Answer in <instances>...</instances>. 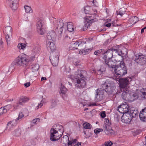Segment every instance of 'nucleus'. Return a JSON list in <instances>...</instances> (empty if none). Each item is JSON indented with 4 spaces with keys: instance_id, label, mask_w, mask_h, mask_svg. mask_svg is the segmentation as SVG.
I'll return each instance as SVG.
<instances>
[{
    "instance_id": "1",
    "label": "nucleus",
    "mask_w": 146,
    "mask_h": 146,
    "mask_svg": "<svg viewBox=\"0 0 146 146\" xmlns=\"http://www.w3.org/2000/svg\"><path fill=\"white\" fill-rule=\"evenodd\" d=\"M86 75L87 72L85 70H78L76 72L74 77L76 80L77 84L75 85L76 87L81 88L86 87L85 77Z\"/></svg>"
},
{
    "instance_id": "2",
    "label": "nucleus",
    "mask_w": 146,
    "mask_h": 146,
    "mask_svg": "<svg viewBox=\"0 0 146 146\" xmlns=\"http://www.w3.org/2000/svg\"><path fill=\"white\" fill-rule=\"evenodd\" d=\"M119 80L120 89L121 92H123L122 96L124 98H126L127 96H131L127 86L129 84L130 82L131 81V78H122L120 79Z\"/></svg>"
},
{
    "instance_id": "3",
    "label": "nucleus",
    "mask_w": 146,
    "mask_h": 146,
    "mask_svg": "<svg viewBox=\"0 0 146 146\" xmlns=\"http://www.w3.org/2000/svg\"><path fill=\"white\" fill-rule=\"evenodd\" d=\"M56 34L54 31H51L49 32L47 36L46 47L49 51L52 53L56 49V46L53 42V40L56 38Z\"/></svg>"
},
{
    "instance_id": "4",
    "label": "nucleus",
    "mask_w": 146,
    "mask_h": 146,
    "mask_svg": "<svg viewBox=\"0 0 146 146\" xmlns=\"http://www.w3.org/2000/svg\"><path fill=\"white\" fill-rule=\"evenodd\" d=\"M53 24L55 28V31L60 35H61L63 30H66V22L64 23L61 19L56 20L53 18L52 19Z\"/></svg>"
},
{
    "instance_id": "5",
    "label": "nucleus",
    "mask_w": 146,
    "mask_h": 146,
    "mask_svg": "<svg viewBox=\"0 0 146 146\" xmlns=\"http://www.w3.org/2000/svg\"><path fill=\"white\" fill-rule=\"evenodd\" d=\"M98 16L95 14L92 15H88L85 17L84 19L85 21L84 22L85 25L83 26V29H82V31L86 30L90 26L92 23L96 22L98 21L97 17Z\"/></svg>"
},
{
    "instance_id": "6",
    "label": "nucleus",
    "mask_w": 146,
    "mask_h": 146,
    "mask_svg": "<svg viewBox=\"0 0 146 146\" xmlns=\"http://www.w3.org/2000/svg\"><path fill=\"white\" fill-rule=\"evenodd\" d=\"M120 66L115 68L114 70L115 74L119 76H122L127 74V69L123 60L120 61Z\"/></svg>"
},
{
    "instance_id": "7",
    "label": "nucleus",
    "mask_w": 146,
    "mask_h": 146,
    "mask_svg": "<svg viewBox=\"0 0 146 146\" xmlns=\"http://www.w3.org/2000/svg\"><path fill=\"white\" fill-rule=\"evenodd\" d=\"M29 60L26 57L19 56L15 59L14 63L17 66H25L28 63Z\"/></svg>"
},
{
    "instance_id": "8",
    "label": "nucleus",
    "mask_w": 146,
    "mask_h": 146,
    "mask_svg": "<svg viewBox=\"0 0 146 146\" xmlns=\"http://www.w3.org/2000/svg\"><path fill=\"white\" fill-rule=\"evenodd\" d=\"M103 88L102 90H104L108 94L113 93L115 89V87L112 83L108 81H106L104 84H102Z\"/></svg>"
},
{
    "instance_id": "9",
    "label": "nucleus",
    "mask_w": 146,
    "mask_h": 146,
    "mask_svg": "<svg viewBox=\"0 0 146 146\" xmlns=\"http://www.w3.org/2000/svg\"><path fill=\"white\" fill-rule=\"evenodd\" d=\"M59 54L57 51L51 53L50 57V60L53 66H58L59 62Z\"/></svg>"
},
{
    "instance_id": "10",
    "label": "nucleus",
    "mask_w": 146,
    "mask_h": 146,
    "mask_svg": "<svg viewBox=\"0 0 146 146\" xmlns=\"http://www.w3.org/2000/svg\"><path fill=\"white\" fill-rule=\"evenodd\" d=\"M50 139L52 141H56L58 140L62 136V135L57 131L51 128L50 132Z\"/></svg>"
},
{
    "instance_id": "11",
    "label": "nucleus",
    "mask_w": 146,
    "mask_h": 146,
    "mask_svg": "<svg viewBox=\"0 0 146 146\" xmlns=\"http://www.w3.org/2000/svg\"><path fill=\"white\" fill-rule=\"evenodd\" d=\"M134 60L137 63L143 65L146 64V56L136 54L135 55Z\"/></svg>"
},
{
    "instance_id": "12",
    "label": "nucleus",
    "mask_w": 146,
    "mask_h": 146,
    "mask_svg": "<svg viewBox=\"0 0 146 146\" xmlns=\"http://www.w3.org/2000/svg\"><path fill=\"white\" fill-rule=\"evenodd\" d=\"M29 100V98L26 96H22L20 98L19 101L17 102L13 105V108L15 109H17L20 106L23 105L25 103L28 102Z\"/></svg>"
},
{
    "instance_id": "13",
    "label": "nucleus",
    "mask_w": 146,
    "mask_h": 146,
    "mask_svg": "<svg viewBox=\"0 0 146 146\" xmlns=\"http://www.w3.org/2000/svg\"><path fill=\"white\" fill-rule=\"evenodd\" d=\"M104 60L106 64L109 67L114 68V69L116 67V65L115 64L117 62H120L121 61L118 59H113V58Z\"/></svg>"
},
{
    "instance_id": "14",
    "label": "nucleus",
    "mask_w": 146,
    "mask_h": 146,
    "mask_svg": "<svg viewBox=\"0 0 146 146\" xmlns=\"http://www.w3.org/2000/svg\"><path fill=\"white\" fill-rule=\"evenodd\" d=\"M104 97V90L102 89H97L96 92L95 100L96 102H99L102 100Z\"/></svg>"
},
{
    "instance_id": "15",
    "label": "nucleus",
    "mask_w": 146,
    "mask_h": 146,
    "mask_svg": "<svg viewBox=\"0 0 146 146\" xmlns=\"http://www.w3.org/2000/svg\"><path fill=\"white\" fill-rule=\"evenodd\" d=\"M7 4L12 10H16L18 7V0H6Z\"/></svg>"
},
{
    "instance_id": "16",
    "label": "nucleus",
    "mask_w": 146,
    "mask_h": 146,
    "mask_svg": "<svg viewBox=\"0 0 146 146\" xmlns=\"http://www.w3.org/2000/svg\"><path fill=\"white\" fill-rule=\"evenodd\" d=\"M112 49L113 51V54H114V56H116V55H117V56L118 57H117V58H118L120 56H121L120 58L121 60H123L124 57L127 55V52L126 49H125V52H123V51L119 52V51L117 49Z\"/></svg>"
},
{
    "instance_id": "17",
    "label": "nucleus",
    "mask_w": 146,
    "mask_h": 146,
    "mask_svg": "<svg viewBox=\"0 0 146 146\" xmlns=\"http://www.w3.org/2000/svg\"><path fill=\"white\" fill-rule=\"evenodd\" d=\"M36 26L38 33L41 35H43L44 34V30L43 27L42 21L41 19H38Z\"/></svg>"
},
{
    "instance_id": "18",
    "label": "nucleus",
    "mask_w": 146,
    "mask_h": 146,
    "mask_svg": "<svg viewBox=\"0 0 146 146\" xmlns=\"http://www.w3.org/2000/svg\"><path fill=\"white\" fill-rule=\"evenodd\" d=\"M103 130L106 134L108 135H111L114 133V131L112 129L110 125L104 124L103 125Z\"/></svg>"
},
{
    "instance_id": "19",
    "label": "nucleus",
    "mask_w": 146,
    "mask_h": 146,
    "mask_svg": "<svg viewBox=\"0 0 146 146\" xmlns=\"http://www.w3.org/2000/svg\"><path fill=\"white\" fill-rule=\"evenodd\" d=\"M132 118L129 113H127L123 114L121 117V120L124 123H128L131 122Z\"/></svg>"
},
{
    "instance_id": "20",
    "label": "nucleus",
    "mask_w": 146,
    "mask_h": 146,
    "mask_svg": "<svg viewBox=\"0 0 146 146\" xmlns=\"http://www.w3.org/2000/svg\"><path fill=\"white\" fill-rule=\"evenodd\" d=\"M113 56V51L112 49H110L108 50L104 53L103 58L104 60L110 59L112 58Z\"/></svg>"
},
{
    "instance_id": "21",
    "label": "nucleus",
    "mask_w": 146,
    "mask_h": 146,
    "mask_svg": "<svg viewBox=\"0 0 146 146\" xmlns=\"http://www.w3.org/2000/svg\"><path fill=\"white\" fill-rule=\"evenodd\" d=\"M139 117L141 120L146 122V107L141 111L139 114Z\"/></svg>"
},
{
    "instance_id": "22",
    "label": "nucleus",
    "mask_w": 146,
    "mask_h": 146,
    "mask_svg": "<svg viewBox=\"0 0 146 146\" xmlns=\"http://www.w3.org/2000/svg\"><path fill=\"white\" fill-rule=\"evenodd\" d=\"M52 129H53L54 130L57 131L60 134L62 135L63 132V129L62 125H60L55 124L53 126Z\"/></svg>"
},
{
    "instance_id": "23",
    "label": "nucleus",
    "mask_w": 146,
    "mask_h": 146,
    "mask_svg": "<svg viewBox=\"0 0 146 146\" xmlns=\"http://www.w3.org/2000/svg\"><path fill=\"white\" fill-rule=\"evenodd\" d=\"M86 42L82 41H76L73 44V48L76 49H77L78 46H79L80 48H81L85 47V44Z\"/></svg>"
},
{
    "instance_id": "24",
    "label": "nucleus",
    "mask_w": 146,
    "mask_h": 146,
    "mask_svg": "<svg viewBox=\"0 0 146 146\" xmlns=\"http://www.w3.org/2000/svg\"><path fill=\"white\" fill-rule=\"evenodd\" d=\"M91 7L89 6H87L85 7L84 8V11L85 14H86V16H87L88 15H94V14H95L96 15H97L98 16L97 18L98 17V15L96 14V13H93L92 11L91 10Z\"/></svg>"
},
{
    "instance_id": "25",
    "label": "nucleus",
    "mask_w": 146,
    "mask_h": 146,
    "mask_svg": "<svg viewBox=\"0 0 146 146\" xmlns=\"http://www.w3.org/2000/svg\"><path fill=\"white\" fill-rule=\"evenodd\" d=\"M66 23V29H67L69 31L71 32L74 30L73 26L72 23Z\"/></svg>"
},
{
    "instance_id": "26",
    "label": "nucleus",
    "mask_w": 146,
    "mask_h": 146,
    "mask_svg": "<svg viewBox=\"0 0 146 146\" xmlns=\"http://www.w3.org/2000/svg\"><path fill=\"white\" fill-rule=\"evenodd\" d=\"M12 29L11 27L7 26L4 29L3 31L5 34H11V35Z\"/></svg>"
},
{
    "instance_id": "27",
    "label": "nucleus",
    "mask_w": 146,
    "mask_h": 146,
    "mask_svg": "<svg viewBox=\"0 0 146 146\" xmlns=\"http://www.w3.org/2000/svg\"><path fill=\"white\" fill-rule=\"evenodd\" d=\"M139 21L138 18L137 17H131L129 21L131 24H134L136 23Z\"/></svg>"
},
{
    "instance_id": "28",
    "label": "nucleus",
    "mask_w": 146,
    "mask_h": 146,
    "mask_svg": "<svg viewBox=\"0 0 146 146\" xmlns=\"http://www.w3.org/2000/svg\"><path fill=\"white\" fill-rule=\"evenodd\" d=\"M12 133L14 136H19L21 135V130L20 129H17L14 130Z\"/></svg>"
},
{
    "instance_id": "29",
    "label": "nucleus",
    "mask_w": 146,
    "mask_h": 146,
    "mask_svg": "<svg viewBox=\"0 0 146 146\" xmlns=\"http://www.w3.org/2000/svg\"><path fill=\"white\" fill-rule=\"evenodd\" d=\"M69 141L68 137L67 135H65L61 139V142L62 143L66 144L68 143Z\"/></svg>"
},
{
    "instance_id": "30",
    "label": "nucleus",
    "mask_w": 146,
    "mask_h": 146,
    "mask_svg": "<svg viewBox=\"0 0 146 146\" xmlns=\"http://www.w3.org/2000/svg\"><path fill=\"white\" fill-rule=\"evenodd\" d=\"M91 50V48L85 50L82 49L80 51L79 53L81 55H85L88 54Z\"/></svg>"
},
{
    "instance_id": "31",
    "label": "nucleus",
    "mask_w": 146,
    "mask_h": 146,
    "mask_svg": "<svg viewBox=\"0 0 146 146\" xmlns=\"http://www.w3.org/2000/svg\"><path fill=\"white\" fill-rule=\"evenodd\" d=\"M128 113H129V114H130L132 118L135 117L136 115H138V113L136 110H131L130 112L129 111Z\"/></svg>"
},
{
    "instance_id": "32",
    "label": "nucleus",
    "mask_w": 146,
    "mask_h": 146,
    "mask_svg": "<svg viewBox=\"0 0 146 146\" xmlns=\"http://www.w3.org/2000/svg\"><path fill=\"white\" fill-rule=\"evenodd\" d=\"M24 8L25 11L27 13H32L33 12V11L31 7L27 5L24 6Z\"/></svg>"
},
{
    "instance_id": "33",
    "label": "nucleus",
    "mask_w": 146,
    "mask_h": 146,
    "mask_svg": "<svg viewBox=\"0 0 146 146\" xmlns=\"http://www.w3.org/2000/svg\"><path fill=\"white\" fill-rule=\"evenodd\" d=\"M9 106H5L4 107H2L0 108V113L1 115L5 113L7 111V108Z\"/></svg>"
},
{
    "instance_id": "34",
    "label": "nucleus",
    "mask_w": 146,
    "mask_h": 146,
    "mask_svg": "<svg viewBox=\"0 0 146 146\" xmlns=\"http://www.w3.org/2000/svg\"><path fill=\"white\" fill-rule=\"evenodd\" d=\"M16 121L13 120L12 121H10L9 122L7 125V128L9 129L10 127L11 126H13L16 124Z\"/></svg>"
},
{
    "instance_id": "35",
    "label": "nucleus",
    "mask_w": 146,
    "mask_h": 146,
    "mask_svg": "<svg viewBox=\"0 0 146 146\" xmlns=\"http://www.w3.org/2000/svg\"><path fill=\"white\" fill-rule=\"evenodd\" d=\"M39 68V66L38 64H36L33 65L32 67V70L33 72H34L37 71Z\"/></svg>"
},
{
    "instance_id": "36",
    "label": "nucleus",
    "mask_w": 146,
    "mask_h": 146,
    "mask_svg": "<svg viewBox=\"0 0 146 146\" xmlns=\"http://www.w3.org/2000/svg\"><path fill=\"white\" fill-rule=\"evenodd\" d=\"M26 45L24 43H20L18 45V47L19 49L24 50L26 48Z\"/></svg>"
},
{
    "instance_id": "37",
    "label": "nucleus",
    "mask_w": 146,
    "mask_h": 146,
    "mask_svg": "<svg viewBox=\"0 0 146 146\" xmlns=\"http://www.w3.org/2000/svg\"><path fill=\"white\" fill-rule=\"evenodd\" d=\"M68 91L67 89L66 88L64 85L61 84V87L60 88L61 94H64Z\"/></svg>"
},
{
    "instance_id": "38",
    "label": "nucleus",
    "mask_w": 146,
    "mask_h": 146,
    "mask_svg": "<svg viewBox=\"0 0 146 146\" xmlns=\"http://www.w3.org/2000/svg\"><path fill=\"white\" fill-rule=\"evenodd\" d=\"M122 107L125 110V113H128L129 110V106L127 104L122 105Z\"/></svg>"
},
{
    "instance_id": "39",
    "label": "nucleus",
    "mask_w": 146,
    "mask_h": 146,
    "mask_svg": "<svg viewBox=\"0 0 146 146\" xmlns=\"http://www.w3.org/2000/svg\"><path fill=\"white\" fill-rule=\"evenodd\" d=\"M83 126L85 129H90L92 127L90 124L87 122L84 123L83 124Z\"/></svg>"
},
{
    "instance_id": "40",
    "label": "nucleus",
    "mask_w": 146,
    "mask_h": 146,
    "mask_svg": "<svg viewBox=\"0 0 146 146\" xmlns=\"http://www.w3.org/2000/svg\"><path fill=\"white\" fill-rule=\"evenodd\" d=\"M117 110L121 113H123L124 114L125 113V110H124V109H123V108L122 107V105L118 106V109Z\"/></svg>"
},
{
    "instance_id": "41",
    "label": "nucleus",
    "mask_w": 146,
    "mask_h": 146,
    "mask_svg": "<svg viewBox=\"0 0 146 146\" xmlns=\"http://www.w3.org/2000/svg\"><path fill=\"white\" fill-rule=\"evenodd\" d=\"M5 38L6 39V41L7 43V44H8V43H9V42L11 40V38L10 37V35L11 34H5Z\"/></svg>"
},
{
    "instance_id": "42",
    "label": "nucleus",
    "mask_w": 146,
    "mask_h": 146,
    "mask_svg": "<svg viewBox=\"0 0 146 146\" xmlns=\"http://www.w3.org/2000/svg\"><path fill=\"white\" fill-rule=\"evenodd\" d=\"M77 141V140L76 139H74V140H72V141H70L68 143V146L69 145L72 146L74 144L76 143V142Z\"/></svg>"
},
{
    "instance_id": "43",
    "label": "nucleus",
    "mask_w": 146,
    "mask_h": 146,
    "mask_svg": "<svg viewBox=\"0 0 146 146\" xmlns=\"http://www.w3.org/2000/svg\"><path fill=\"white\" fill-rule=\"evenodd\" d=\"M103 130V129L102 128H97L94 130V132L96 134H98L100 132L102 131Z\"/></svg>"
},
{
    "instance_id": "44",
    "label": "nucleus",
    "mask_w": 146,
    "mask_h": 146,
    "mask_svg": "<svg viewBox=\"0 0 146 146\" xmlns=\"http://www.w3.org/2000/svg\"><path fill=\"white\" fill-rule=\"evenodd\" d=\"M144 91L142 92V95H141L142 98L146 99V89H143Z\"/></svg>"
},
{
    "instance_id": "45",
    "label": "nucleus",
    "mask_w": 146,
    "mask_h": 146,
    "mask_svg": "<svg viewBox=\"0 0 146 146\" xmlns=\"http://www.w3.org/2000/svg\"><path fill=\"white\" fill-rule=\"evenodd\" d=\"M112 144V143L110 141L105 142L104 143L105 146H111Z\"/></svg>"
},
{
    "instance_id": "46",
    "label": "nucleus",
    "mask_w": 146,
    "mask_h": 146,
    "mask_svg": "<svg viewBox=\"0 0 146 146\" xmlns=\"http://www.w3.org/2000/svg\"><path fill=\"white\" fill-rule=\"evenodd\" d=\"M24 116V115L22 112L20 113L19 115V116L17 118V120H18L21 119Z\"/></svg>"
},
{
    "instance_id": "47",
    "label": "nucleus",
    "mask_w": 146,
    "mask_h": 146,
    "mask_svg": "<svg viewBox=\"0 0 146 146\" xmlns=\"http://www.w3.org/2000/svg\"><path fill=\"white\" fill-rule=\"evenodd\" d=\"M39 51V49L37 47H36L35 48H34L33 50V52L35 54L38 53Z\"/></svg>"
},
{
    "instance_id": "48",
    "label": "nucleus",
    "mask_w": 146,
    "mask_h": 146,
    "mask_svg": "<svg viewBox=\"0 0 146 146\" xmlns=\"http://www.w3.org/2000/svg\"><path fill=\"white\" fill-rule=\"evenodd\" d=\"M104 122L105 123L104 124H106L107 125H111V123L110 122H109V121L108 119H105Z\"/></svg>"
},
{
    "instance_id": "49",
    "label": "nucleus",
    "mask_w": 146,
    "mask_h": 146,
    "mask_svg": "<svg viewBox=\"0 0 146 146\" xmlns=\"http://www.w3.org/2000/svg\"><path fill=\"white\" fill-rule=\"evenodd\" d=\"M57 105V102L56 101L54 100H53L52 101L51 107L52 108H53L56 106Z\"/></svg>"
},
{
    "instance_id": "50",
    "label": "nucleus",
    "mask_w": 146,
    "mask_h": 146,
    "mask_svg": "<svg viewBox=\"0 0 146 146\" xmlns=\"http://www.w3.org/2000/svg\"><path fill=\"white\" fill-rule=\"evenodd\" d=\"M102 50H99L97 51H95L94 52V54L97 55H98V54H100L101 53Z\"/></svg>"
},
{
    "instance_id": "51",
    "label": "nucleus",
    "mask_w": 146,
    "mask_h": 146,
    "mask_svg": "<svg viewBox=\"0 0 146 146\" xmlns=\"http://www.w3.org/2000/svg\"><path fill=\"white\" fill-rule=\"evenodd\" d=\"M40 119L39 118H37L36 119H34L32 121V123H36L37 121H39Z\"/></svg>"
},
{
    "instance_id": "52",
    "label": "nucleus",
    "mask_w": 146,
    "mask_h": 146,
    "mask_svg": "<svg viewBox=\"0 0 146 146\" xmlns=\"http://www.w3.org/2000/svg\"><path fill=\"white\" fill-rule=\"evenodd\" d=\"M43 101L42 100L40 104H38V106H37L36 107V108L37 109H38L39 108V107H41L43 106Z\"/></svg>"
},
{
    "instance_id": "53",
    "label": "nucleus",
    "mask_w": 146,
    "mask_h": 146,
    "mask_svg": "<svg viewBox=\"0 0 146 146\" xmlns=\"http://www.w3.org/2000/svg\"><path fill=\"white\" fill-rule=\"evenodd\" d=\"M31 85L30 82H28L26 83L25 84V87L27 88L30 86Z\"/></svg>"
},
{
    "instance_id": "54",
    "label": "nucleus",
    "mask_w": 146,
    "mask_h": 146,
    "mask_svg": "<svg viewBox=\"0 0 146 146\" xmlns=\"http://www.w3.org/2000/svg\"><path fill=\"white\" fill-rule=\"evenodd\" d=\"M106 115L105 112L104 111L101 114V116L102 118L105 117H106Z\"/></svg>"
},
{
    "instance_id": "55",
    "label": "nucleus",
    "mask_w": 146,
    "mask_h": 146,
    "mask_svg": "<svg viewBox=\"0 0 146 146\" xmlns=\"http://www.w3.org/2000/svg\"><path fill=\"white\" fill-rule=\"evenodd\" d=\"M111 26V23H109L108 24H106L105 26L107 27H110Z\"/></svg>"
},
{
    "instance_id": "56",
    "label": "nucleus",
    "mask_w": 146,
    "mask_h": 146,
    "mask_svg": "<svg viewBox=\"0 0 146 146\" xmlns=\"http://www.w3.org/2000/svg\"><path fill=\"white\" fill-rule=\"evenodd\" d=\"M124 14V12H121V11H120L119 13V15L121 16Z\"/></svg>"
},
{
    "instance_id": "57",
    "label": "nucleus",
    "mask_w": 146,
    "mask_h": 146,
    "mask_svg": "<svg viewBox=\"0 0 146 146\" xmlns=\"http://www.w3.org/2000/svg\"><path fill=\"white\" fill-rule=\"evenodd\" d=\"M3 42L2 41H0V48L3 47Z\"/></svg>"
},
{
    "instance_id": "58",
    "label": "nucleus",
    "mask_w": 146,
    "mask_h": 146,
    "mask_svg": "<svg viewBox=\"0 0 146 146\" xmlns=\"http://www.w3.org/2000/svg\"><path fill=\"white\" fill-rule=\"evenodd\" d=\"M146 29V27H145L142 29H141V33H143L144 32V30Z\"/></svg>"
},
{
    "instance_id": "59",
    "label": "nucleus",
    "mask_w": 146,
    "mask_h": 146,
    "mask_svg": "<svg viewBox=\"0 0 146 146\" xmlns=\"http://www.w3.org/2000/svg\"><path fill=\"white\" fill-rule=\"evenodd\" d=\"M74 146H81V143H78L74 145Z\"/></svg>"
},
{
    "instance_id": "60",
    "label": "nucleus",
    "mask_w": 146,
    "mask_h": 146,
    "mask_svg": "<svg viewBox=\"0 0 146 146\" xmlns=\"http://www.w3.org/2000/svg\"><path fill=\"white\" fill-rule=\"evenodd\" d=\"M92 10L93 11L94 13H96V14L97 12V10L96 9H92Z\"/></svg>"
},
{
    "instance_id": "61",
    "label": "nucleus",
    "mask_w": 146,
    "mask_h": 146,
    "mask_svg": "<svg viewBox=\"0 0 146 146\" xmlns=\"http://www.w3.org/2000/svg\"><path fill=\"white\" fill-rule=\"evenodd\" d=\"M46 80V78L45 77H42L41 78V81H43V80Z\"/></svg>"
},
{
    "instance_id": "62",
    "label": "nucleus",
    "mask_w": 146,
    "mask_h": 146,
    "mask_svg": "<svg viewBox=\"0 0 146 146\" xmlns=\"http://www.w3.org/2000/svg\"><path fill=\"white\" fill-rule=\"evenodd\" d=\"M111 23V25H112V26H115V24L114 23V22H112Z\"/></svg>"
},
{
    "instance_id": "63",
    "label": "nucleus",
    "mask_w": 146,
    "mask_h": 146,
    "mask_svg": "<svg viewBox=\"0 0 146 146\" xmlns=\"http://www.w3.org/2000/svg\"><path fill=\"white\" fill-rule=\"evenodd\" d=\"M111 19H108L107 20V22H110V21H111Z\"/></svg>"
},
{
    "instance_id": "64",
    "label": "nucleus",
    "mask_w": 146,
    "mask_h": 146,
    "mask_svg": "<svg viewBox=\"0 0 146 146\" xmlns=\"http://www.w3.org/2000/svg\"><path fill=\"white\" fill-rule=\"evenodd\" d=\"M69 84L71 86H72V84L70 83V82H68Z\"/></svg>"
}]
</instances>
